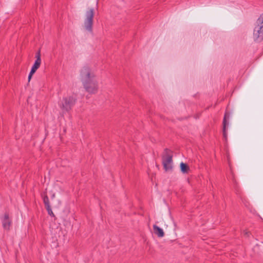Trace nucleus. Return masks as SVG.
I'll return each instance as SVG.
<instances>
[{
	"mask_svg": "<svg viewBox=\"0 0 263 263\" xmlns=\"http://www.w3.org/2000/svg\"><path fill=\"white\" fill-rule=\"evenodd\" d=\"M81 80L85 90L90 94H95L98 90V82L96 75L87 66H84L80 71Z\"/></svg>",
	"mask_w": 263,
	"mask_h": 263,
	"instance_id": "f257e3e1",
	"label": "nucleus"
},
{
	"mask_svg": "<svg viewBox=\"0 0 263 263\" xmlns=\"http://www.w3.org/2000/svg\"><path fill=\"white\" fill-rule=\"evenodd\" d=\"M254 42L259 43L263 41V14L257 20L253 32Z\"/></svg>",
	"mask_w": 263,
	"mask_h": 263,
	"instance_id": "f03ea898",
	"label": "nucleus"
},
{
	"mask_svg": "<svg viewBox=\"0 0 263 263\" xmlns=\"http://www.w3.org/2000/svg\"><path fill=\"white\" fill-rule=\"evenodd\" d=\"M77 101L76 95H67L64 97L60 104V107L63 112H69Z\"/></svg>",
	"mask_w": 263,
	"mask_h": 263,
	"instance_id": "7ed1b4c3",
	"label": "nucleus"
},
{
	"mask_svg": "<svg viewBox=\"0 0 263 263\" xmlns=\"http://www.w3.org/2000/svg\"><path fill=\"white\" fill-rule=\"evenodd\" d=\"M173 155L171 150L165 148L162 156V164L166 172L173 169Z\"/></svg>",
	"mask_w": 263,
	"mask_h": 263,
	"instance_id": "20e7f679",
	"label": "nucleus"
},
{
	"mask_svg": "<svg viewBox=\"0 0 263 263\" xmlns=\"http://www.w3.org/2000/svg\"><path fill=\"white\" fill-rule=\"evenodd\" d=\"M94 15L95 10L93 8H88L85 12L84 26L90 32L92 31Z\"/></svg>",
	"mask_w": 263,
	"mask_h": 263,
	"instance_id": "39448f33",
	"label": "nucleus"
},
{
	"mask_svg": "<svg viewBox=\"0 0 263 263\" xmlns=\"http://www.w3.org/2000/svg\"><path fill=\"white\" fill-rule=\"evenodd\" d=\"M1 216L0 217L3 226L4 228L6 230H8L9 229L10 225L11 223V221L9 216V215H1Z\"/></svg>",
	"mask_w": 263,
	"mask_h": 263,
	"instance_id": "423d86ee",
	"label": "nucleus"
},
{
	"mask_svg": "<svg viewBox=\"0 0 263 263\" xmlns=\"http://www.w3.org/2000/svg\"><path fill=\"white\" fill-rule=\"evenodd\" d=\"M229 118V115L227 114H225L223 119V135L224 138L226 139L227 138V127L228 126V120Z\"/></svg>",
	"mask_w": 263,
	"mask_h": 263,
	"instance_id": "0eeeda50",
	"label": "nucleus"
},
{
	"mask_svg": "<svg viewBox=\"0 0 263 263\" xmlns=\"http://www.w3.org/2000/svg\"><path fill=\"white\" fill-rule=\"evenodd\" d=\"M41 63L35 62L34 64L33 65L31 69L30 70V72L29 74L28 79V81L29 82L32 78V75L35 72L36 70L40 67L41 65Z\"/></svg>",
	"mask_w": 263,
	"mask_h": 263,
	"instance_id": "6e6552de",
	"label": "nucleus"
},
{
	"mask_svg": "<svg viewBox=\"0 0 263 263\" xmlns=\"http://www.w3.org/2000/svg\"><path fill=\"white\" fill-rule=\"evenodd\" d=\"M153 231L155 234L159 237H162L164 235L163 229L158 227L156 224L153 226Z\"/></svg>",
	"mask_w": 263,
	"mask_h": 263,
	"instance_id": "1a4fd4ad",
	"label": "nucleus"
},
{
	"mask_svg": "<svg viewBox=\"0 0 263 263\" xmlns=\"http://www.w3.org/2000/svg\"><path fill=\"white\" fill-rule=\"evenodd\" d=\"M43 201L45 204V208L46 209L48 214H53L52 209L51 208V206L50 205L49 203V200L48 196L47 195H45L43 197Z\"/></svg>",
	"mask_w": 263,
	"mask_h": 263,
	"instance_id": "9d476101",
	"label": "nucleus"
},
{
	"mask_svg": "<svg viewBox=\"0 0 263 263\" xmlns=\"http://www.w3.org/2000/svg\"><path fill=\"white\" fill-rule=\"evenodd\" d=\"M180 169L181 172L183 173H187L190 170L189 167L183 162L180 163Z\"/></svg>",
	"mask_w": 263,
	"mask_h": 263,
	"instance_id": "9b49d317",
	"label": "nucleus"
},
{
	"mask_svg": "<svg viewBox=\"0 0 263 263\" xmlns=\"http://www.w3.org/2000/svg\"><path fill=\"white\" fill-rule=\"evenodd\" d=\"M36 60L35 62H37L41 63V54L40 51H39L35 55Z\"/></svg>",
	"mask_w": 263,
	"mask_h": 263,
	"instance_id": "f8f14e48",
	"label": "nucleus"
},
{
	"mask_svg": "<svg viewBox=\"0 0 263 263\" xmlns=\"http://www.w3.org/2000/svg\"><path fill=\"white\" fill-rule=\"evenodd\" d=\"M243 233H244V234H245V235H248V233H249V232H248V231H245L243 232Z\"/></svg>",
	"mask_w": 263,
	"mask_h": 263,
	"instance_id": "ddd939ff",
	"label": "nucleus"
},
{
	"mask_svg": "<svg viewBox=\"0 0 263 263\" xmlns=\"http://www.w3.org/2000/svg\"><path fill=\"white\" fill-rule=\"evenodd\" d=\"M54 196H55V195H54V194H53L52 195V196H51L52 199H53V198H54Z\"/></svg>",
	"mask_w": 263,
	"mask_h": 263,
	"instance_id": "4468645a",
	"label": "nucleus"
}]
</instances>
